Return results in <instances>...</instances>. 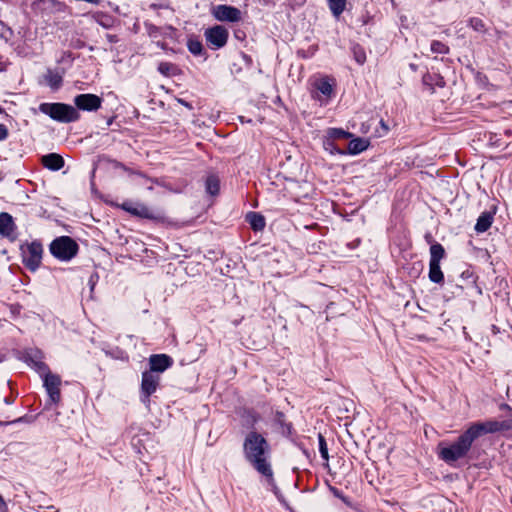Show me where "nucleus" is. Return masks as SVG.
Returning a JSON list of instances; mask_svg holds the SVG:
<instances>
[{
	"mask_svg": "<svg viewBox=\"0 0 512 512\" xmlns=\"http://www.w3.org/2000/svg\"><path fill=\"white\" fill-rule=\"evenodd\" d=\"M480 437V421L474 422L453 442L441 441L436 448L440 460L451 467H457L460 460L467 464L473 459V443Z\"/></svg>",
	"mask_w": 512,
	"mask_h": 512,
	"instance_id": "nucleus-1",
	"label": "nucleus"
},
{
	"mask_svg": "<svg viewBox=\"0 0 512 512\" xmlns=\"http://www.w3.org/2000/svg\"><path fill=\"white\" fill-rule=\"evenodd\" d=\"M271 446L267 439L256 430L249 431L243 441L245 460L261 475L270 476L271 464L268 461Z\"/></svg>",
	"mask_w": 512,
	"mask_h": 512,
	"instance_id": "nucleus-2",
	"label": "nucleus"
},
{
	"mask_svg": "<svg viewBox=\"0 0 512 512\" xmlns=\"http://www.w3.org/2000/svg\"><path fill=\"white\" fill-rule=\"evenodd\" d=\"M38 109L41 113L60 123L76 122L81 117L74 106L61 102H44L39 105Z\"/></svg>",
	"mask_w": 512,
	"mask_h": 512,
	"instance_id": "nucleus-3",
	"label": "nucleus"
},
{
	"mask_svg": "<svg viewBox=\"0 0 512 512\" xmlns=\"http://www.w3.org/2000/svg\"><path fill=\"white\" fill-rule=\"evenodd\" d=\"M22 264L30 271L36 272L41 264L44 248L41 240L25 241L19 247Z\"/></svg>",
	"mask_w": 512,
	"mask_h": 512,
	"instance_id": "nucleus-4",
	"label": "nucleus"
},
{
	"mask_svg": "<svg viewBox=\"0 0 512 512\" xmlns=\"http://www.w3.org/2000/svg\"><path fill=\"white\" fill-rule=\"evenodd\" d=\"M79 249V244L70 236L56 237L49 245L51 255L63 262H68L76 257Z\"/></svg>",
	"mask_w": 512,
	"mask_h": 512,
	"instance_id": "nucleus-5",
	"label": "nucleus"
},
{
	"mask_svg": "<svg viewBox=\"0 0 512 512\" xmlns=\"http://www.w3.org/2000/svg\"><path fill=\"white\" fill-rule=\"evenodd\" d=\"M159 384L160 376L158 374H154L149 371H144L142 373L140 400L147 408L150 406V397L156 392Z\"/></svg>",
	"mask_w": 512,
	"mask_h": 512,
	"instance_id": "nucleus-6",
	"label": "nucleus"
},
{
	"mask_svg": "<svg viewBox=\"0 0 512 512\" xmlns=\"http://www.w3.org/2000/svg\"><path fill=\"white\" fill-rule=\"evenodd\" d=\"M207 45L214 50L220 49L227 44L229 32L222 25H215L207 28L204 32Z\"/></svg>",
	"mask_w": 512,
	"mask_h": 512,
	"instance_id": "nucleus-7",
	"label": "nucleus"
},
{
	"mask_svg": "<svg viewBox=\"0 0 512 512\" xmlns=\"http://www.w3.org/2000/svg\"><path fill=\"white\" fill-rule=\"evenodd\" d=\"M102 102V97L91 93L78 94L73 99L74 107L78 112L79 110L95 112L101 108Z\"/></svg>",
	"mask_w": 512,
	"mask_h": 512,
	"instance_id": "nucleus-8",
	"label": "nucleus"
},
{
	"mask_svg": "<svg viewBox=\"0 0 512 512\" xmlns=\"http://www.w3.org/2000/svg\"><path fill=\"white\" fill-rule=\"evenodd\" d=\"M212 15L218 21L238 22L241 20V11L234 7L225 4L213 6Z\"/></svg>",
	"mask_w": 512,
	"mask_h": 512,
	"instance_id": "nucleus-9",
	"label": "nucleus"
},
{
	"mask_svg": "<svg viewBox=\"0 0 512 512\" xmlns=\"http://www.w3.org/2000/svg\"><path fill=\"white\" fill-rule=\"evenodd\" d=\"M0 236L10 242H15L18 239L17 225L8 212L0 213Z\"/></svg>",
	"mask_w": 512,
	"mask_h": 512,
	"instance_id": "nucleus-10",
	"label": "nucleus"
},
{
	"mask_svg": "<svg viewBox=\"0 0 512 512\" xmlns=\"http://www.w3.org/2000/svg\"><path fill=\"white\" fill-rule=\"evenodd\" d=\"M61 379L56 374H47L44 377V387L49 395V401L52 404H58L61 400L60 392Z\"/></svg>",
	"mask_w": 512,
	"mask_h": 512,
	"instance_id": "nucleus-11",
	"label": "nucleus"
},
{
	"mask_svg": "<svg viewBox=\"0 0 512 512\" xmlns=\"http://www.w3.org/2000/svg\"><path fill=\"white\" fill-rule=\"evenodd\" d=\"M131 215L152 220L157 223H164L166 220V216L163 212L153 210L144 204H136L133 211H131Z\"/></svg>",
	"mask_w": 512,
	"mask_h": 512,
	"instance_id": "nucleus-12",
	"label": "nucleus"
},
{
	"mask_svg": "<svg viewBox=\"0 0 512 512\" xmlns=\"http://www.w3.org/2000/svg\"><path fill=\"white\" fill-rule=\"evenodd\" d=\"M173 365V359L167 354H153L149 357V372L163 373Z\"/></svg>",
	"mask_w": 512,
	"mask_h": 512,
	"instance_id": "nucleus-13",
	"label": "nucleus"
},
{
	"mask_svg": "<svg viewBox=\"0 0 512 512\" xmlns=\"http://www.w3.org/2000/svg\"><path fill=\"white\" fill-rule=\"evenodd\" d=\"M512 430V416L505 420H487L482 422V434L505 433Z\"/></svg>",
	"mask_w": 512,
	"mask_h": 512,
	"instance_id": "nucleus-14",
	"label": "nucleus"
},
{
	"mask_svg": "<svg viewBox=\"0 0 512 512\" xmlns=\"http://www.w3.org/2000/svg\"><path fill=\"white\" fill-rule=\"evenodd\" d=\"M499 201L497 199H489L486 209L482 212V233L486 232L494 221V216L498 211Z\"/></svg>",
	"mask_w": 512,
	"mask_h": 512,
	"instance_id": "nucleus-15",
	"label": "nucleus"
},
{
	"mask_svg": "<svg viewBox=\"0 0 512 512\" xmlns=\"http://www.w3.org/2000/svg\"><path fill=\"white\" fill-rule=\"evenodd\" d=\"M36 5L43 11L48 13H65L68 6L65 2L59 0H38Z\"/></svg>",
	"mask_w": 512,
	"mask_h": 512,
	"instance_id": "nucleus-16",
	"label": "nucleus"
},
{
	"mask_svg": "<svg viewBox=\"0 0 512 512\" xmlns=\"http://www.w3.org/2000/svg\"><path fill=\"white\" fill-rule=\"evenodd\" d=\"M41 164L48 170L59 171L64 167V158L57 153H49L41 158Z\"/></svg>",
	"mask_w": 512,
	"mask_h": 512,
	"instance_id": "nucleus-17",
	"label": "nucleus"
},
{
	"mask_svg": "<svg viewBox=\"0 0 512 512\" xmlns=\"http://www.w3.org/2000/svg\"><path fill=\"white\" fill-rule=\"evenodd\" d=\"M334 86V79L328 76L321 77L314 82L315 89L323 94L327 99H330L333 96Z\"/></svg>",
	"mask_w": 512,
	"mask_h": 512,
	"instance_id": "nucleus-18",
	"label": "nucleus"
},
{
	"mask_svg": "<svg viewBox=\"0 0 512 512\" xmlns=\"http://www.w3.org/2000/svg\"><path fill=\"white\" fill-rule=\"evenodd\" d=\"M422 83L427 86L431 93L435 91V87L443 88L446 85L444 77L439 73H426L422 77Z\"/></svg>",
	"mask_w": 512,
	"mask_h": 512,
	"instance_id": "nucleus-19",
	"label": "nucleus"
},
{
	"mask_svg": "<svg viewBox=\"0 0 512 512\" xmlns=\"http://www.w3.org/2000/svg\"><path fill=\"white\" fill-rule=\"evenodd\" d=\"M502 132L507 136H510L512 133V131L510 129H506V128L498 129L497 131L485 130L484 136H485V138L488 136V145L491 147L505 146L506 143L503 142L501 139Z\"/></svg>",
	"mask_w": 512,
	"mask_h": 512,
	"instance_id": "nucleus-20",
	"label": "nucleus"
},
{
	"mask_svg": "<svg viewBox=\"0 0 512 512\" xmlns=\"http://www.w3.org/2000/svg\"><path fill=\"white\" fill-rule=\"evenodd\" d=\"M274 423L278 426L280 433L285 437H290L293 433V425L286 420V416L282 411H276Z\"/></svg>",
	"mask_w": 512,
	"mask_h": 512,
	"instance_id": "nucleus-21",
	"label": "nucleus"
},
{
	"mask_svg": "<svg viewBox=\"0 0 512 512\" xmlns=\"http://www.w3.org/2000/svg\"><path fill=\"white\" fill-rule=\"evenodd\" d=\"M245 220L255 232L262 231L266 225L265 217L258 212H248L245 216Z\"/></svg>",
	"mask_w": 512,
	"mask_h": 512,
	"instance_id": "nucleus-22",
	"label": "nucleus"
},
{
	"mask_svg": "<svg viewBox=\"0 0 512 512\" xmlns=\"http://www.w3.org/2000/svg\"><path fill=\"white\" fill-rule=\"evenodd\" d=\"M370 145V141L365 138L356 137L352 138L348 143L347 152L350 155H358L365 151Z\"/></svg>",
	"mask_w": 512,
	"mask_h": 512,
	"instance_id": "nucleus-23",
	"label": "nucleus"
},
{
	"mask_svg": "<svg viewBox=\"0 0 512 512\" xmlns=\"http://www.w3.org/2000/svg\"><path fill=\"white\" fill-rule=\"evenodd\" d=\"M429 280L435 284L444 283V274L441 270L440 263L429 262Z\"/></svg>",
	"mask_w": 512,
	"mask_h": 512,
	"instance_id": "nucleus-24",
	"label": "nucleus"
},
{
	"mask_svg": "<svg viewBox=\"0 0 512 512\" xmlns=\"http://www.w3.org/2000/svg\"><path fill=\"white\" fill-rule=\"evenodd\" d=\"M205 190L211 196H216L220 191V180L217 175L211 174L205 180Z\"/></svg>",
	"mask_w": 512,
	"mask_h": 512,
	"instance_id": "nucleus-25",
	"label": "nucleus"
},
{
	"mask_svg": "<svg viewBox=\"0 0 512 512\" xmlns=\"http://www.w3.org/2000/svg\"><path fill=\"white\" fill-rule=\"evenodd\" d=\"M157 70L160 74L166 77L176 76L180 74V69L176 64L170 62H160Z\"/></svg>",
	"mask_w": 512,
	"mask_h": 512,
	"instance_id": "nucleus-26",
	"label": "nucleus"
},
{
	"mask_svg": "<svg viewBox=\"0 0 512 512\" xmlns=\"http://www.w3.org/2000/svg\"><path fill=\"white\" fill-rule=\"evenodd\" d=\"M245 425L252 430L260 420V415L253 409H245L242 415Z\"/></svg>",
	"mask_w": 512,
	"mask_h": 512,
	"instance_id": "nucleus-27",
	"label": "nucleus"
},
{
	"mask_svg": "<svg viewBox=\"0 0 512 512\" xmlns=\"http://www.w3.org/2000/svg\"><path fill=\"white\" fill-rule=\"evenodd\" d=\"M187 48L189 52L195 56L206 55L203 44L197 38H189L187 41Z\"/></svg>",
	"mask_w": 512,
	"mask_h": 512,
	"instance_id": "nucleus-28",
	"label": "nucleus"
},
{
	"mask_svg": "<svg viewBox=\"0 0 512 512\" xmlns=\"http://www.w3.org/2000/svg\"><path fill=\"white\" fill-rule=\"evenodd\" d=\"M446 252L444 247L440 243H433L430 246V261L440 263V261L445 257Z\"/></svg>",
	"mask_w": 512,
	"mask_h": 512,
	"instance_id": "nucleus-29",
	"label": "nucleus"
},
{
	"mask_svg": "<svg viewBox=\"0 0 512 512\" xmlns=\"http://www.w3.org/2000/svg\"><path fill=\"white\" fill-rule=\"evenodd\" d=\"M43 358L42 352L39 349H28L23 354V360L29 366L34 365L37 360H41Z\"/></svg>",
	"mask_w": 512,
	"mask_h": 512,
	"instance_id": "nucleus-30",
	"label": "nucleus"
},
{
	"mask_svg": "<svg viewBox=\"0 0 512 512\" xmlns=\"http://www.w3.org/2000/svg\"><path fill=\"white\" fill-rule=\"evenodd\" d=\"M92 17L99 25L104 28H110L113 24L112 16L107 13L95 12Z\"/></svg>",
	"mask_w": 512,
	"mask_h": 512,
	"instance_id": "nucleus-31",
	"label": "nucleus"
},
{
	"mask_svg": "<svg viewBox=\"0 0 512 512\" xmlns=\"http://www.w3.org/2000/svg\"><path fill=\"white\" fill-rule=\"evenodd\" d=\"M354 60L359 64L363 65L366 62L365 49L358 43H355L351 47Z\"/></svg>",
	"mask_w": 512,
	"mask_h": 512,
	"instance_id": "nucleus-32",
	"label": "nucleus"
},
{
	"mask_svg": "<svg viewBox=\"0 0 512 512\" xmlns=\"http://www.w3.org/2000/svg\"><path fill=\"white\" fill-rule=\"evenodd\" d=\"M327 135L331 140L348 139L353 136L352 133H350L342 128H329L327 130Z\"/></svg>",
	"mask_w": 512,
	"mask_h": 512,
	"instance_id": "nucleus-33",
	"label": "nucleus"
},
{
	"mask_svg": "<svg viewBox=\"0 0 512 512\" xmlns=\"http://www.w3.org/2000/svg\"><path fill=\"white\" fill-rule=\"evenodd\" d=\"M45 78L49 86L54 90L59 89L63 82L62 76L58 73H54L52 70H48V73L45 76Z\"/></svg>",
	"mask_w": 512,
	"mask_h": 512,
	"instance_id": "nucleus-34",
	"label": "nucleus"
},
{
	"mask_svg": "<svg viewBox=\"0 0 512 512\" xmlns=\"http://www.w3.org/2000/svg\"><path fill=\"white\" fill-rule=\"evenodd\" d=\"M347 0H328L329 8L336 17L340 16L345 10Z\"/></svg>",
	"mask_w": 512,
	"mask_h": 512,
	"instance_id": "nucleus-35",
	"label": "nucleus"
},
{
	"mask_svg": "<svg viewBox=\"0 0 512 512\" xmlns=\"http://www.w3.org/2000/svg\"><path fill=\"white\" fill-rule=\"evenodd\" d=\"M263 476L267 479V482L271 486L272 492L277 497V499L281 503H285V498H284L282 492L280 491V489L278 488V486L276 485V482L274 480L273 470L271 469L270 476H268V474L267 475H263Z\"/></svg>",
	"mask_w": 512,
	"mask_h": 512,
	"instance_id": "nucleus-36",
	"label": "nucleus"
},
{
	"mask_svg": "<svg viewBox=\"0 0 512 512\" xmlns=\"http://www.w3.org/2000/svg\"><path fill=\"white\" fill-rule=\"evenodd\" d=\"M461 279L465 282L467 287H477L478 276L469 268L461 273Z\"/></svg>",
	"mask_w": 512,
	"mask_h": 512,
	"instance_id": "nucleus-37",
	"label": "nucleus"
},
{
	"mask_svg": "<svg viewBox=\"0 0 512 512\" xmlns=\"http://www.w3.org/2000/svg\"><path fill=\"white\" fill-rule=\"evenodd\" d=\"M40 414H36V415H29V414H26L24 416H21V417H18L12 421H0V426H7V425H10V424H15V423H27V424H31L33 422H35V420L37 419V417L39 416Z\"/></svg>",
	"mask_w": 512,
	"mask_h": 512,
	"instance_id": "nucleus-38",
	"label": "nucleus"
},
{
	"mask_svg": "<svg viewBox=\"0 0 512 512\" xmlns=\"http://www.w3.org/2000/svg\"><path fill=\"white\" fill-rule=\"evenodd\" d=\"M449 47L441 42V41H438V40H433L431 42V51L433 53H437V54H448L449 53Z\"/></svg>",
	"mask_w": 512,
	"mask_h": 512,
	"instance_id": "nucleus-39",
	"label": "nucleus"
},
{
	"mask_svg": "<svg viewBox=\"0 0 512 512\" xmlns=\"http://www.w3.org/2000/svg\"><path fill=\"white\" fill-rule=\"evenodd\" d=\"M318 444H319V452L321 454V457L325 461H328V459H329L328 447H327L326 439L321 433L318 434Z\"/></svg>",
	"mask_w": 512,
	"mask_h": 512,
	"instance_id": "nucleus-40",
	"label": "nucleus"
},
{
	"mask_svg": "<svg viewBox=\"0 0 512 512\" xmlns=\"http://www.w3.org/2000/svg\"><path fill=\"white\" fill-rule=\"evenodd\" d=\"M33 369H35L36 372H38L40 375H43L45 377V375L47 374H50L51 371L49 369V366L41 360H37L36 363H34V365L31 366Z\"/></svg>",
	"mask_w": 512,
	"mask_h": 512,
	"instance_id": "nucleus-41",
	"label": "nucleus"
},
{
	"mask_svg": "<svg viewBox=\"0 0 512 512\" xmlns=\"http://www.w3.org/2000/svg\"><path fill=\"white\" fill-rule=\"evenodd\" d=\"M317 51V46H310L307 50L299 49L297 50V56L302 59H308L312 57Z\"/></svg>",
	"mask_w": 512,
	"mask_h": 512,
	"instance_id": "nucleus-42",
	"label": "nucleus"
},
{
	"mask_svg": "<svg viewBox=\"0 0 512 512\" xmlns=\"http://www.w3.org/2000/svg\"><path fill=\"white\" fill-rule=\"evenodd\" d=\"M0 26L2 27V31L0 32V37L4 39L6 42L10 40L13 36V30L8 27L3 21L0 20Z\"/></svg>",
	"mask_w": 512,
	"mask_h": 512,
	"instance_id": "nucleus-43",
	"label": "nucleus"
},
{
	"mask_svg": "<svg viewBox=\"0 0 512 512\" xmlns=\"http://www.w3.org/2000/svg\"><path fill=\"white\" fill-rule=\"evenodd\" d=\"M499 109V112L501 114V117L502 118H505L506 114L510 115L511 113L508 112L507 110H511L512 109V101H509V102H503L502 105L498 108Z\"/></svg>",
	"mask_w": 512,
	"mask_h": 512,
	"instance_id": "nucleus-44",
	"label": "nucleus"
},
{
	"mask_svg": "<svg viewBox=\"0 0 512 512\" xmlns=\"http://www.w3.org/2000/svg\"><path fill=\"white\" fill-rule=\"evenodd\" d=\"M329 490L332 492V494L335 497L341 499L345 503H349L348 498L346 496H344L343 493L338 488H336L334 486H329Z\"/></svg>",
	"mask_w": 512,
	"mask_h": 512,
	"instance_id": "nucleus-45",
	"label": "nucleus"
},
{
	"mask_svg": "<svg viewBox=\"0 0 512 512\" xmlns=\"http://www.w3.org/2000/svg\"><path fill=\"white\" fill-rule=\"evenodd\" d=\"M108 162L112 165L115 169H122L123 171H128V166H126L124 163L115 160V159H109Z\"/></svg>",
	"mask_w": 512,
	"mask_h": 512,
	"instance_id": "nucleus-46",
	"label": "nucleus"
},
{
	"mask_svg": "<svg viewBox=\"0 0 512 512\" xmlns=\"http://www.w3.org/2000/svg\"><path fill=\"white\" fill-rule=\"evenodd\" d=\"M380 126H381L382 131L380 132L379 130H377L376 132L379 137H382L388 133L389 126L386 124V122L383 119L380 120Z\"/></svg>",
	"mask_w": 512,
	"mask_h": 512,
	"instance_id": "nucleus-47",
	"label": "nucleus"
},
{
	"mask_svg": "<svg viewBox=\"0 0 512 512\" xmlns=\"http://www.w3.org/2000/svg\"><path fill=\"white\" fill-rule=\"evenodd\" d=\"M9 136V130L4 124H0V141H4Z\"/></svg>",
	"mask_w": 512,
	"mask_h": 512,
	"instance_id": "nucleus-48",
	"label": "nucleus"
},
{
	"mask_svg": "<svg viewBox=\"0 0 512 512\" xmlns=\"http://www.w3.org/2000/svg\"><path fill=\"white\" fill-rule=\"evenodd\" d=\"M99 279V276H98V273L97 272H94L90 275L89 277V285H90V288L91 290L94 289V286L96 284V282L98 281Z\"/></svg>",
	"mask_w": 512,
	"mask_h": 512,
	"instance_id": "nucleus-49",
	"label": "nucleus"
},
{
	"mask_svg": "<svg viewBox=\"0 0 512 512\" xmlns=\"http://www.w3.org/2000/svg\"><path fill=\"white\" fill-rule=\"evenodd\" d=\"M326 145L331 146V153H337V154H341V155L345 154V152H344V151H342V150H341L340 148H338L337 146H335V145H334V143H333L332 141H328V142L326 143Z\"/></svg>",
	"mask_w": 512,
	"mask_h": 512,
	"instance_id": "nucleus-50",
	"label": "nucleus"
},
{
	"mask_svg": "<svg viewBox=\"0 0 512 512\" xmlns=\"http://www.w3.org/2000/svg\"><path fill=\"white\" fill-rule=\"evenodd\" d=\"M135 207V205H133L131 202H124L122 205H121V208L128 212L129 214H131V211H133V208Z\"/></svg>",
	"mask_w": 512,
	"mask_h": 512,
	"instance_id": "nucleus-51",
	"label": "nucleus"
},
{
	"mask_svg": "<svg viewBox=\"0 0 512 512\" xmlns=\"http://www.w3.org/2000/svg\"><path fill=\"white\" fill-rule=\"evenodd\" d=\"M129 175H137L143 178H146V174L140 170H134L128 167V171H126Z\"/></svg>",
	"mask_w": 512,
	"mask_h": 512,
	"instance_id": "nucleus-52",
	"label": "nucleus"
},
{
	"mask_svg": "<svg viewBox=\"0 0 512 512\" xmlns=\"http://www.w3.org/2000/svg\"><path fill=\"white\" fill-rule=\"evenodd\" d=\"M471 26L477 31L480 27V19L478 18H471L470 19Z\"/></svg>",
	"mask_w": 512,
	"mask_h": 512,
	"instance_id": "nucleus-53",
	"label": "nucleus"
},
{
	"mask_svg": "<svg viewBox=\"0 0 512 512\" xmlns=\"http://www.w3.org/2000/svg\"><path fill=\"white\" fill-rule=\"evenodd\" d=\"M177 102L180 103L181 105L185 106L186 108H188L189 110H192L193 109V106L191 103L187 102L186 100L184 99H181V98H178L177 99Z\"/></svg>",
	"mask_w": 512,
	"mask_h": 512,
	"instance_id": "nucleus-54",
	"label": "nucleus"
},
{
	"mask_svg": "<svg viewBox=\"0 0 512 512\" xmlns=\"http://www.w3.org/2000/svg\"><path fill=\"white\" fill-rule=\"evenodd\" d=\"M467 246L469 247L470 251L477 254V251H478V247L474 245L473 241L472 240H469L467 242Z\"/></svg>",
	"mask_w": 512,
	"mask_h": 512,
	"instance_id": "nucleus-55",
	"label": "nucleus"
},
{
	"mask_svg": "<svg viewBox=\"0 0 512 512\" xmlns=\"http://www.w3.org/2000/svg\"><path fill=\"white\" fill-rule=\"evenodd\" d=\"M424 238H425L426 242H427L428 244H430V246H431L433 243H436V242L434 241L433 236H432L430 233H426V234H425V236H424Z\"/></svg>",
	"mask_w": 512,
	"mask_h": 512,
	"instance_id": "nucleus-56",
	"label": "nucleus"
},
{
	"mask_svg": "<svg viewBox=\"0 0 512 512\" xmlns=\"http://www.w3.org/2000/svg\"><path fill=\"white\" fill-rule=\"evenodd\" d=\"M7 509V504L3 497L0 495V511Z\"/></svg>",
	"mask_w": 512,
	"mask_h": 512,
	"instance_id": "nucleus-57",
	"label": "nucleus"
},
{
	"mask_svg": "<svg viewBox=\"0 0 512 512\" xmlns=\"http://www.w3.org/2000/svg\"><path fill=\"white\" fill-rule=\"evenodd\" d=\"M474 230L477 233H480V217H478L477 220H476V223H475V226H474Z\"/></svg>",
	"mask_w": 512,
	"mask_h": 512,
	"instance_id": "nucleus-58",
	"label": "nucleus"
},
{
	"mask_svg": "<svg viewBox=\"0 0 512 512\" xmlns=\"http://www.w3.org/2000/svg\"><path fill=\"white\" fill-rule=\"evenodd\" d=\"M108 40L111 43L117 42V36L116 35H108Z\"/></svg>",
	"mask_w": 512,
	"mask_h": 512,
	"instance_id": "nucleus-59",
	"label": "nucleus"
},
{
	"mask_svg": "<svg viewBox=\"0 0 512 512\" xmlns=\"http://www.w3.org/2000/svg\"><path fill=\"white\" fill-rule=\"evenodd\" d=\"M409 68L413 71V72H416L418 70V65L415 64V63H410L409 64Z\"/></svg>",
	"mask_w": 512,
	"mask_h": 512,
	"instance_id": "nucleus-60",
	"label": "nucleus"
},
{
	"mask_svg": "<svg viewBox=\"0 0 512 512\" xmlns=\"http://www.w3.org/2000/svg\"><path fill=\"white\" fill-rule=\"evenodd\" d=\"M3 401H4V403H5V404H8V405H9V404H11V403L13 402V399H10L9 397H5V398L3 399Z\"/></svg>",
	"mask_w": 512,
	"mask_h": 512,
	"instance_id": "nucleus-61",
	"label": "nucleus"
},
{
	"mask_svg": "<svg viewBox=\"0 0 512 512\" xmlns=\"http://www.w3.org/2000/svg\"><path fill=\"white\" fill-rule=\"evenodd\" d=\"M114 119H115V116L110 117V118L107 120V126H110V125L113 123Z\"/></svg>",
	"mask_w": 512,
	"mask_h": 512,
	"instance_id": "nucleus-62",
	"label": "nucleus"
},
{
	"mask_svg": "<svg viewBox=\"0 0 512 512\" xmlns=\"http://www.w3.org/2000/svg\"><path fill=\"white\" fill-rule=\"evenodd\" d=\"M492 330H493L494 334L499 332V330L497 329V327L495 325H492Z\"/></svg>",
	"mask_w": 512,
	"mask_h": 512,
	"instance_id": "nucleus-63",
	"label": "nucleus"
},
{
	"mask_svg": "<svg viewBox=\"0 0 512 512\" xmlns=\"http://www.w3.org/2000/svg\"><path fill=\"white\" fill-rule=\"evenodd\" d=\"M488 116H489V115H488V113H486L485 115H484V114H482V120H485V121H486V120L488 119Z\"/></svg>",
	"mask_w": 512,
	"mask_h": 512,
	"instance_id": "nucleus-64",
	"label": "nucleus"
}]
</instances>
